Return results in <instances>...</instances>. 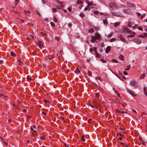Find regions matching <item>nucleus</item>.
Masks as SVG:
<instances>
[{
	"label": "nucleus",
	"instance_id": "obj_25",
	"mask_svg": "<svg viewBox=\"0 0 147 147\" xmlns=\"http://www.w3.org/2000/svg\"><path fill=\"white\" fill-rule=\"evenodd\" d=\"M103 23L105 24H107V21L106 20H103Z\"/></svg>",
	"mask_w": 147,
	"mask_h": 147
},
{
	"label": "nucleus",
	"instance_id": "obj_36",
	"mask_svg": "<svg viewBox=\"0 0 147 147\" xmlns=\"http://www.w3.org/2000/svg\"><path fill=\"white\" fill-rule=\"evenodd\" d=\"M30 37V39H31V40H34V37L33 36L31 35Z\"/></svg>",
	"mask_w": 147,
	"mask_h": 147
},
{
	"label": "nucleus",
	"instance_id": "obj_54",
	"mask_svg": "<svg viewBox=\"0 0 147 147\" xmlns=\"http://www.w3.org/2000/svg\"><path fill=\"white\" fill-rule=\"evenodd\" d=\"M145 15V14H143V15H142V16H141V18H140V19H142L143 18V17H144V16Z\"/></svg>",
	"mask_w": 147,
	"mask_h": 147
},
{
	"label": "nucleus",
	"instance_id": "obj_1",
	"mask_svg": "<svg viewBox=\"0 0 147 147\" xmlns=\"http://www.w3.org/2000/svg\"><path fill=\"white\" fill-rule=\"evenodd\" d=\"M122 31L124 33H127L130 34L127 37H133L134 36L133 34H135V32H133L127 27L124 26L123 27Z\"/></svg>",
	"mask_w": 147,
	"mask_h": 147
},
{
	"label": "nucleus",
	"instance_id": "obj_14",
	"mask_svg": "<svg viewBox=\"0 0 147 147\" xmlns=\"http://www.w3.org/2000/svg\"><path fill=\"white\" fill-rule=\"evenodd\" d=\"M95 36L96 38L98 39H99L100 37V36L97 33H95Z\"/></svg>",
	"mask_w": 147,
	"mask_h": 147
},
{
	"label": "nucleus",
	"instance_id": "obj_49",
	"mask_svg": "<svg viewBox=\"0 0 147 147\" xmlns=\"http://www.w3.org/2000/svg\"><path fill=\"white\" fill-rule=\"evenodd\" d=\"M123 73L125 75H127V73L125 71H123Z\"/></svg>",
	"mask_w": 147,
	"mask_h": 147
},
{
	"label": "nucleus",
	"instance_id": "obj_18",
	"mask_svg": "<svg viewBox=\"0 0 147 147\" xmlns=\"http://www.w3.org/2000/svg\"><path fill=\"white\" fill-rule=\"evenodd\" d=\"M94 31V30L92 28H90L89 30V32L92 33Z\"/></svg>",
	"mask_w": 147,
	"mask_h": 147
},
{
	"label": "nucleus",
	"instance_id": "obj_20",
	"mask_svg": "<svg viewBox=\"0 0 147 147\" xmlns=\"http://www.w3.org/2000/svg\"><path fill=\"white\" fill-rule=\"evenodd\" d=\"M110 70L113 73V74H115V75H116V76L117 77L119 78L121 80V78H120V77L119 76H118L117 75V74H115V73L113 72L111 69H110Z\"/></svg>",
	"mask_w": 147,
	"mask_h": 147
},
{
	"label": "nucleus",
	"instance_id": "obj_10",
	"mask_svg": "<svg viewBox=\"0 0 147 147\" xmlns=\"http://www.w3.org/2000/svg\"><path fill=\"white\" fill-rule=\"evenodd\" d=\"M119 37L121 41L124 42H126L125 38L122 35L120 34V35L119 36Z\"/></svg>",
	"mask_w": 147,
	"mask_h": 147
},
{
	"label": "nucleus",
	"instance_id": "obj_51",
	"mask_svg": "<svg viewBox=\"0 0 147 147\" xmlns=\"http://www.w3.org/2000/svg\"><path fill=\"white\" fill-rule=\"evenodd\" d=\"M116 112L118 113H121V111L120 110H119L118 109H117L116 110Z\"/></svg>",
	"mask_w": 147,
	"mask_h": 147
},
{
	"label": "nucleus",
	"instance_id": "obj_28",
	"mask_svg": "<svg viewBox=\"0 0 147 147\" xmlns=\"http://www.w3.org/2000/svg\"><path fill=\"white\" fill-rule=\"evenodd\" d=\"M145 74H143L140 77V79L143 78L145 76Z\"/></svg>",
	"mask_w": 147,
	"mask_h": 147
},
{
	"label": "nucleus",
	"instance_id": "obj_29",
	"mask_svg": "<svg viewBox=\"0 0 147 147\" xmlns=\"http://www.w3.org/2000/svg\"><path fill=\"white\" fill-rule=\"evenodd\" d=\"M88 74L89 76H91L92 75V73L90 71H88Z\"/></svg>",
	"mask_w": 147,
	"mask_h": 147
},
{
	"label": "nucleus",
	"instance_id": "obj_11",
	"mask_svg": "<svg viewBox=\"0 0 147 147\" xmlns=\"http://www.w3.org/2000/svg\"><path fill=\"white\" fill-rule=\"evenodd\" d=\"M96 38L95 36H92V38H91V42H94L95 41V40H96Z\"/></svg>",
	"mask_w": 147,
	"mask_h": 147
},
{
	"label": "nucleus",
	"instance_id": "obj_19",
	"mask_svg": "<svg viewBox=\"0 0 147 147\" xmlns=\"http://www.w3.org/2000/svg\"><path fill=\"white\" fill-rule=\"evenodd\" d=\"M120 24V22H117V23H116L115 25H114V26L115 27H116V26H118V25H119Z\"/></svg>",
	"mask_w": 147,
	"mask_h": 147
},
{
	"label": "nucleus",
	"instance_id": "obj_37",
	"mask_svg": "<svg viewBox=\"0 0 147 147\" xmlns=\"http://www.w3.org/2000/svg\"><path fill=\"white\" fill-rule=\"evenodd\" d=\"M44 101L45 102H46V103H49V101L47 100H46V99H44Z\"/></svg>",
	"mask_w": 147,
	"mask_h": 147
},
{
	"label": "nucleus",
	"instance_id": "obj_45",
	"mask_svg": "<svg viewBox=\"0 0 147 147\" xmlns=\"http://www.w3.org/2000/svg\"><path fill=\"white\" fill-rule=\"evenodd\" d=\"M36 13L38 15H40V13L38 11V10H36Z\"/></svg>",
	"mask_w": 147,
	"mask_h": 147
},
{
	"label": "nucleus",
	"instance_id": "obj_47",
	"mask_svg": "<svg viewBox=\"0 0 147 147\" xmlns=\"http://www.w3.org/2000/svg\"><path fill=\"white\" fill-rule=\"evenodd\" d=\"M56 9L55 8H53L52 9V11L53 12H55L56 11Z\"/></svg>",
	"mask_w": 147,
	"mask_h": 147
},
{
	"label": "nucleus",
	"instance_id": "obj_44",
	"mask_svg": "<svg viewBox=\"0 0 147 147\" xmlns=\"http://www.w3.org/2000/svg\"><path fill=\"white\" fill-rule=\"evenodd\" d=\"M101 61L102 62V63H105V60L103 59H101Z\"/></svg>",
	"mask_w": 147,
	"mask_h": 147
},
{
	"label": "nucleus",
	"instance_id": "obj_16",
	"mask_svg": "<svg viewBox=\"0 0 147 147\" xmlns=\"http://www.w3.org/2000/svg\"><path fill=\"white\" fill-rule=\"evenodd\" d=\"M119 58L123 60V56L120 55L119 56Z\"/></svg>",
	"mask_w": 147,
	"mask_h": 147
},
{
	"label": "nucleus",
	"instance_id": "obj_27",
	"mask_svg": "<svg viewBox=\"0 0 147 147\" xmlns=\"http://www.w3.org/2000/svg\"><path fill=\"white\" fill-rule=\"evenodd\" d=\"M18 62L19 65H21L22 63V62L21 61V60L20 59V60H18Z\"/></svg>",
	"mask_w": 147,
	"mask_h": 147
},
{
	"label": "nucleus",
	"instance_id": "obj_63",
	"mask_svg": "<svg viewBox=\"0 0 147 147\" xmlns=\"http://www.w3.org/2000/svg\"><path fill=\"white\" fill-rule=\"evenodd\" d=\"M93 51V49L92 48H91L90 49V52H91Z\"/></svg>",
	"mask_w": 147,
	"mask_h": 147
},
{
	"label": "nucleus",
	"instance_id": "obj_57",
	"mask_svg": "<svg viewBox=\"0 0 147 147\" xmlns=\"http://www.w3.org/2000/svg\"><path fill=\"white\" fill-rule=\"evenodd\" d=\"M40 138L42 139H45V138H44V137L43 136H41V137H40Z\"/></svg>",
	"mask_w": 147,
	"mask_h": 147
},
{
	"label": "nucleus",
	"instance_id": "obj_12",
	"mask_svg": "<svg viewBox=\"0 0 147 147\" xmlns=\"http://www.w3.org/2000/svg\"><path fill=\"white\" fill-rule=\"evenodd\" d=\"M38 45L40 48H42L43 47V45L42 43L40 42H38Z\"/></svg>",
	"mask_w": 147,
	"mask_h": 147
},
{
	"label": "nucleus",
	"instance_id": "obj_48",
	"mask_svg": "<svg viewBox=\"0 0 147 147\" xmlns=\"http://www.w3.org/2000/svg\"><path fill=\"white\" fill-rule=\"evenodd\" d=\"M136 15L138 16H140L141 14L137 12L136 13Z\"/></svg>",
	"mask_w": 147,
	"mask_h": 147
},
{
	"label": "nucleus",
	"instance_id": "obj_50",
	"mask_svg": "<svg viewBox=\"0 0 147 147\" xmlns=\"http://www.w3.org/2000/svg\"><path fill=\"white\" fill-rule=\"evenodd\" d=\"M96 96L97 97H99V93H96Z\"/></svg>",
	"mask_w": 147,
	"mask_h": 147
},
{
	"label": "nucleus",
	"instance_id": "obj_60",
	"mask_svg": "<svg viewBox=\"0 0 147 147\" xmlns=\"http://www.w3.org/2000/svg\"><path fill=\"white\" fill-rule=\"evenodd\" d=\"M21 21L22 23H23L24 22V20H23L21 19Z\"/></svg>",
	"mask_w": 147,
	"mask_h": 147
},
{
	"label": "nucleus",
	"instance_id": "obj_55",
	"mask_svg": "<svg viewBox=\"0 0 147 147\" xmlns=\"http://www.w3.org/2000/svg\"><path fill=\"white\" fill-rule=\"evenodd\" d=\"M98 12L97 11H94V13L95 14H97L98 13Z\"/></svg>",
	"mask_w": 147,
	"mask_h": 147
},
{
	"label": "nucleus",
	"instance_id": "obj_7",
	"mask_svg": "<svg viewBox=\"0 0 147 147\" xmlns=\"http://www.w3.org/2000/svg\"><path fill=\"white\" fill-rule=\"evenodd\" d=\"M134 42L138 45H139L141 43V40L138 38H136L134 40Z\"/></svg>",
	"mask_w": 147,
	"mask_h": 147
},
{
	"label": "nucleus",
	"instance_id": "obj_9",
	"mask_svg": "<svg viewBox=\"0 0 147 147\" xmlns=\"http://www.w3.org/2000/svg\"><path fill=\"white\" fill-rule=\"evenodd\" d=\"M88 6H87V7H86L85 8H84V10L86 11V10H87V9H88L89 7H90V6L92 5V4L90 3L88 1Z\"/></svg>",
	"mask_w": 147,
	"mask_h": 147
},
{
	"label": "nucleus",
	"instance_id": "obj_61",
	"mask_svg": "<svg viewBox=\"0 0 147 147\" xmlns=\"http://www.w3.org/2000/svg\"><path fill=\"white\" fill-rule=\"evenodd\" d=\"M109 15L108 14H107L105 16V18H107L109 17Z\"/></svg>",
	"mask_w": 147,
	"mask_h": 147
},
{
	"label": "nucleus",
	"instance_id": "obj_15",
	"mask_svg": "<svg viewBox=\"0 0 147 147\" xmlns=\"http://www.w3.org/2000/svg\"><path fill=\"white\" fill-rule=\"evenodd\" d=\"M147 36V34L146 33H145L143 35H140L139 36L141 37H144L145 36Z\"/></svg>",
	"mask_w": 147,
	"mask_h": 147
},
{
	"label": "nucleus",
	"instance_id": "obj_31",
	"mask_svg": "<svg viewBox=\"0 0 147 147\" xmlns=\"http://www.w3.org/2000/svg\"><path fill=\"white\" fill-rule=\"evenodd\" d=\"M55 39L57 41H59L60 40L59 38L58 37H55Z\"/></svg>",
	"mask_w": 147,
	"mask_h": 147
},
{
	"label": "nucleus",
	"instance_id": "obj_56",
	"mask_svg": "<svg viewBox=\"0 0 147 147\" xmlns=\"http://www.w3.org/2000/svg\"><path fill=\"white\" fill-rule=\"evenodd\" d=\"M15 1L17 2V3H16V5L17 3L19 2L20 0H15Z\"/></svg>",
	"mask_w": 147,
	"mask_h": 147
},
{
	"label": "nucleus",
	"instance_id": "obj_38",
	"mask_svg": "<svg viewBox=\"0 0 147 147\" xmlns=\"http://www.w3.org/2000/svg\"><path fill=\"white\" fill-rule=\"evenodd\" d=\"M137 28L140 30H142V28L141 27H138Z\"/></svg>",
	"mask_w": 147,
	"mask_h": 147
},
{
	"label": "nucleus",
	"instance_id": "obj_4",
	"mask_svg": "<svg viewBox=\"0 0 147 147\" xmlns=\"http://www.w3.org/2000/svg\"><path fill=\"white\" fill-rule=\"evenodd\" d=\"M129 83L131 85H132L133 86H138L137 82L134 80H132L130 81Z\"/></svg>",
	"mask_w": 147,
	"mask_h": 147
},
{
	"label": "nucleus",
	"instance_id": "obj_13",
	"mask_svg": "<svg viewBox=\"0 0 147 147\" xmlns=\"http://www.w3.org/2000/svg\"><path fill=\"white\" fill-rule=\"evenodd\" d=\"M110 47L109 46H108L106 49L105 52L107 53H108L110 51Z\"/></svg>",
	"mask_w": 147,
	"mask_h": 147
},
{
	"label": "nucleus",
	"instance_id": "obj_5",
	"mask_svg": "<svg viewBox=\"0 0 147 147\" xmlns=\"http://www.w3.org/2000/svg\"><path fill=\"white\" fill-rule=\"evenodd\" d=\"M127 4L129 7H132L134 9H136V6L134 4L131 3L129 2H127Z\"/></svg>",
	"mask_w": 147,
	"mask_h": 147
},
{
	"label": "nucleus",
	"instance_id": "obj_35",
	"mask_svg": "<svg viewBox=\"0 0 147 147\" xmlns=\"http://www.w3.org/2000/svg\"><path fill=\"white\" fill-rule=\"evenodd\" d=\"M24 12H25V13H30V11H28V10H25V11Z\"/></svg>",
	"mask_w": 147,
	"mask_h": 147
},
{
	"label": "nucleus",
	"instance_id": "obj_33",
	"mask_svg": "<svg viewBox=\"0 0 147 147\" xmlns=\"http://www.w3.org/2000/svg\"><path fill=\"white\" fill-rule=\"evenodd\" d=\"M80 16L81 17H84V14L83 13H81L80 14Z\"/></svg>",
	"mask_w": 147,
	"mask_h": 147
},
{
	"label": "nucleus",
	"instance_id": "obj_23",
	"mask_svg": "<svg viewBox=\"0 0 147 147\" xmlns=\"http://www.w3.org/2000/svg\"><path fill=\"white\" fill-rule=\"evenodd\" d=\"M75 71L76 73H80V70H79L78 68H76V69Z\"/></svg>",
	"mask_w": 147,
	"mask_h": 147
},
{
	"label": "nucleus",
	"instance_id": "obj_53",
	"mask_svg": "<svg viewBox=\"0 0 147 147\" xmlns=\"http://www.w3.org/2000/svg\"><path fill=\"white\" fill-rule=\"evenodd\" d=\"M131 23L129 22L128 24V26L129 27H130L131 26Z\"/></svg>",
	"mask_w": 147,
	"mask_h": 147
},
{
	"label": "nucleus",
	"instance_id": "obj_43",
	"mask_svg": "<svg viewBox=\"0 0 147 147\" xmlns=\"http://www.w3.org/2000/svg\"><path fill=\"white\" fill-rule=\"evenodd\" d=\"M144 94H145L146 96H147V92L144 90Z\"/></svg>",
	"mask_w": 147,
	"mask_h": 147
},
{
	"label": "nucleus",
	"instance_id": "obj_21",
	"mask_svg": "<svg viewBox=\"0 0 147 147\" xmlns=\"http://www.w3.org/2000/svg\"><path fill=\"white\" fill-rule=\"evenodd\" d=\"M81 140L83 142H85V139H84V136H82L81 137Z\"/></svg>",
	"mask_w": 147,
	"mask_h": 147
},
{
	"label": "nucleus",
	"instance_id": "obj_26",
	"mask_svg": "<svg viewBox=\"0 0 147 147\" xmlns=\"http://www.w3.org/2000/svg\"><path fill=\"white\" fill-rule=\"evenodd\" d=\"M77 3L78 4H82L83 3V2L81 1L80 0H78Z\"/></svg>",
	"mask_w": 147,
	"mask_h": 147
},
{
	"label": "nucleus",
	"instance_id": "obj_39",
	"mask_svg": "<svg viewBox=\"0 0 147 147\" xmlns=\"http://www.w3.org/2000/svg\"><path fill=\"white\" fill-rule=\"evenodd\" d=\"M141 142H142V144L144 146H146V144L143 141Z\"/></svg>",
	"mask_w": 147,
	"mask_h": 147
},
{
	"label": "nucleus",
	"instance_id": "obj_59",
	"mask_svg": "<svg viewBox=\"0 0 147 147\" xmlns=\"http://www.w3.org/2000/svg\"><path fill=\"white\" fill-rule=\"evenodd\" d=\"M143 90H144L145 91H146V90H147V87H144L143 88Z\"/></svg>",
	"mask_w": 147,
	"mask_h": 147
},
{
	"label": "nucleus",
	"instance_id": "obj_2",
	"mask_svg": "<svg viewBox=\"0 0 147 147\" xmlns=\"http://www.w3.org/2000/svg\"><path fill=\"white\" fill-rule=\"evenodd\" d=\"M109 7L113 9H116L118 8V7L114 2L111 3L109 5Z\"/></svg>",
	"mask_w": 147,
	"mask_h": 147
},
{
	"label": "nucleus",
	"instance_id": "obj_6",
	"mask_svg": "<svg viewBox=\"0 0 147 147\" xmlns=\"http://www.w3.org/2000/svg\"><path fill=\"white\" fill-rule=\"evenodd\" d=\"M112 14L113 15L119 17H122L123 16V15L120 12H112Z\"/></svg>",
	"mask_w": 147,
	"mask_h": 147
},
{
	"label": "nucleus",
	"instance_id": "obj_24",
	"mask_svg": "<svg viewBox=\"0 0 147 147\" xmlns=\"http://www.w3.org/2000/svg\"><path fill=\"white\" fill-rule=\"evenodd\" d=\"M54 21L55 22H58V19L57 18L54 17L53 19Z\"/></svg>",
	"mask_w": 147,
	"mask_h": 147
},
{
	"label": "nucleus",
	"instance_id": "obj_8",
	"mask_svg": "<svg viewBox=\"0 0 147 147\" xmlns=\"http://www.w3.org/2000/svg\"><path fill=\"white\" fill-rule=\"evenodd\" d=\"M93 50L95 52V53L96 55V57H100V55L98 54L97 52V48L96 47H94L93 48Z\"/></svg>",
	"mask_w": 147,
	"mask_h": 147
},
{
	"label": "nucleus",
	"instance_id": "obj_22",
	"mask_svg": "<svg viewBox=\"0 0 147 147\" xmlns=\"http://www.w3.org/2000/svg\"><path fill=\"white\" fill-rule=\"evenodd\" d=\"M130 67V65H128L127 66V68L125 69V70H128L129 69Z\"/></svg>",
	"mask_w": 147,
	"mask_h": 147
},
{
	"label": "nucleus",
	"instance_id": "obj_46",
	"mask_svg": "<svg viewBox=\"0 0 147 147\" xmlns=\"http://www.w3.org/2000/svg\"><path fill=\"white\" fill-rule=\"evenodd\" d=\"M27 78L29 81H30L32 80V78H30L29 76H28Z\"/></svg>",
	"mask_w": 147,
	"mask_h": 147
},
{
	"label": "nucleus",
	"instance_id": "obj_41",
	"mask_svg": "<svg viewBox=\"0 0 147 147\" xmlns=\"http://www.w3.org/2000/svg\"><path fill=\"white\" fill-rule=\"evenodd\" d=\"M96 79V80H100V79H101V78L100 77H97Z\"/></svg>",
	"mask_w": 147,
	"mask_h": 147
},
{
	"label": "nucleus",
	"instance_id": "obj_42",
	"mask_svg": "<svg viewBox=\"0 0 147 147\" xmlns=\"http://www.w3.org/2000/svg\"><path fill=\"white\" fill-rule=\"evenodd\" d=\"M144 94H145L146 96H147V92L144 90Z\"/></svg>",
	"mask_w": 147,
	"mask_h": 147
},
{
	"label": "nucleus",
	"instance_id": "obj_17",
	"mask_svg": "<svg viewBox=\"0 0 147 147\" xmlns=\"http://www.w3.org/2000/svg\"><path fill=\"white\" fill-rule=\"evenodd\" d=\"M112 61L113 63H117L118 62V61L116 60L115 59H112Z\"/></svg>",
	"mask_w": 147,
	"mask_h": 147
},
{
	"label": "nucleus",
	"instance_id": "obj_32",
	"mask_svg": "<svg viewBox=\"0 0 147 147\" xmlns=\"http://www.w3.org/2000/svg\"><path fill=\"white\" fill-rule=\"evenodd\" d=\"M50 24L52 26H55V24L54 23L52 22H50Z\"/></svg>",
	"mask_w": 147,
	"mask_h": 147
},
{
	"label": "nucleus",
	"instance_id": "obj_58",
	"mask_svg": "<svg viewBox=\"0 0 147 147\" xmlns=\"http://www.w3.org/2000/svg\"><path fill=\"white\" fill-rule=\"evenodd\" d=\"M115 93L117 94V95L118 96H119V98L120 97L119 94H117V93H116V92H115Z\"/></svg>",
	"mask_w": 147,
	"mask_h": 147
},
{
	"label": "nucleus",
	"instance_id": "obj_52",
	"mask_svg": "<svg viewBox=\"0 0 147 147\" xmlns=\"http://www.w3.org/2000/svg\"><path fill=\"white\" fill-rule=\"evenodd\" d=\"M139 140H140V141L141 142H142L143 141L142 140V138H139Z\"/></svg>",
	"mask_w": 147,
	"mask_h": 147
},
{
	"label": "nucleus",
	"instance_id": "obj_62",
	"mask_svg": "<svg viewBox=\"0 0 147 147\" xmlns=\"http://www.w3.org/2000/svg\"><path fill=\"white\" fill-rule=\"evenodd\" d=\"M71 24H68V26L69 27H71Z\"/></svg>",
	"mask_w": 147,
	"mask_h": 147
},
{
	"label": "nucleus",
	"instance_id": "obj_40",
	"mask_svg": "<svg viewBox=\"0 0 147 147\" xmlns=\"http://www.w3.org/2000/svg\"><path fill=\"white\" fill-rule=\"evenodd\" d=\"M11 55L12 56L13 55H15L16 54L15 53L13 52H11Z\"/></svg>",
	"mask_w": 147,
	"mask_h": 147
},
{
	"label": "nucleus",
	"instance_id": "obj_3",
	"mask_svg": "<svg viewBox=\"0 0 147 147\" xmlns=\"http://www.w3.org/2000/svg\"><path fill=\"white\" fill-rule=\"evenodd\" d=\"M56 2L60 5V6H57V8L59 9H61V8L63 7L64 5L63 4V3L62 2H60L58 1H56Z\"/></svg>",
	"mask_w": 147,
	"mask_h": 147
},
{
	"label": "nucleus",
	"instance_id": "obj_64",
	"mask_svg": "<svg viewBox=\"0 0 147 147\" xmlns=\"http://www.w3.org/2000/svg\"><path fill=\"white\" fill-rule=\"evenodd\" d=\"M26 39L28 40H29L30 39V38L29 37H27Z\"/></svg>",
	"mask_w": 147,
	"mask_h": 147
},
{
	"label": "nucleus",
	"instance_id": "obj_30",
	"mask_svg": "<svg viewBox=\"0 0 147 147\" xmlns=\"http://www.w3.org/2000/svg\"><path fill=\"white\" fill-rule=\"evenodd\" d=\"M116 39L115 38H113L111 39L110 40L111 42H113Z\"/></svg>",
	"mask_w": 147,
	"mask_h": 147
},
{
	"label": "nucleus",
	"instance_id": "obj_34",
	"mask_svg": "<svg viewBox=\"0 0 147 147\" xmlns=\"http://www.w3.org/2000/svg\"><path fill=\"white\" fill-rule=\"evenodd\" d=\"M129 93L132 96H136V95L134 94L132 92H129Z\"/></svg>",
	"mask_w": 147,
	"mask_h": 147
}]
</instances>
